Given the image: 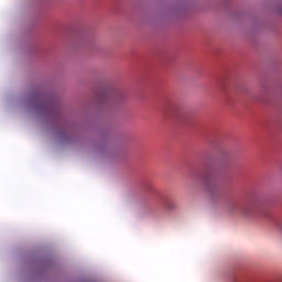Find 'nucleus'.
Here are the masks:
<instances>
[{
	"mask_svg": "<svg viewBox=\"0 0 282 282\" xmlns=\"http://www.w3.org/2000/svg\"><path fill=\"white\" fill-rule=\"evenodd\" d=\"M227 208H228V210H230L231 213L235 212V210H241V209L239 208V205H238L237 203H235V202L228 203V204H227Z\"/></svg>",
	"mask_w": 282,
	"mask_h": 282,
	"instance_id": "f257e3e1",
	"label": "nucleus"
},
{
	"mask_svg": "<svg viewBox=\"0 0 282 282\" xmlns=\"http://www.w3.org/2000/svg\"><path fill=\"white\" fill-rule=\"evenodd\" d=\"M167 208H172L170 204H167Z\"/></svg>",
	"mask_w": 282,
	"mask_h": 282,
	"instance_id": "f03ea898",
	"label": "nucleus"
}]
</instances>
